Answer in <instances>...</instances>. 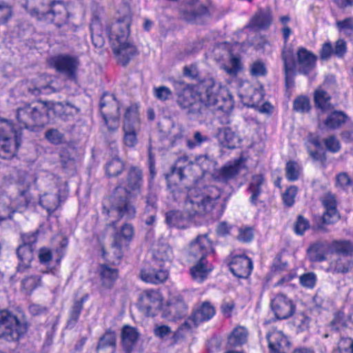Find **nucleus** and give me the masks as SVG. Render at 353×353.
<instances>
[{"label": "nucleus", "mask_w": 353, "mask_h": 353, "mask_svg": "<svg viewBox=\"0 0 353 353\" xmlns=\"http://www.w3.org/2000/svg\"><path fill=\"white\" fill-rule=\"evenodd\" d=\"M221 196V190L214 185L192 187L188 190L185 201V212H168L165 214V221L171 227L185 228L189 220L195 215L203 216L210 213Z\"/></svg>", "instance_id": "f257e3e1"}, {"label": "nucleus", "mask_w": 353, "mask_h": 353, "mask_svg": "<svg viewBox=\"0 0 353 353\" xmlns=\"http://www.w3.org/2000/svg\"><path fill=\"white\" fill-rule=\"evenodd\" d=\"M205 92L197 93L187 112L192 114L193 118H199L207 112L208 108L217 106L218 109L222 108L221 101L223 97L221 95L222 88L219 83L213 79H208L204 82Z\"/></svg>", "instance_id": "f03ea898"}, {"label": "nucleus", "mask_w": 353, "mask_h": 353, "mask_svg": "<svg viewBox=\"0 0 353 353\" xmlns=\"http://www.w3.org/2000/svg\"><path fill=\"white\" fill-rule=\"evenodd\" d=\"M131 195L128 194V191L121 185H117L112 194L107 199L106 205L104 204L103 212H105L109 216L115 217L118 220L134 218L137 211L130 200Z\"/></svg>", "instance_id": "7ed1b4c3"}, {"label": "nucleus", "mask_w": 353, "mask_h": 353, "mask_svg": "<svg viewBox=\"0 0 353 353\" xmlns=\"http://www.w3.org/2000/svg\"><path fill=\"white\" fill-rule=\"evenodd\" d=\"M28 330V323L22 315L8 310H0V339L16 341Z\"/></svg>", "instance_id": "20e7f679"}, {"label": "nucleus", "mask_w": 353, "mask_h": 353, "mask_svg": "<svg viewBox=\"0 0 353 353\" xmlns=\"http://www.w3.org/2000/svg\"><path fill=\"white\" fill-rule=\"evenodd\" d=\"M48 108L42 104L40 106L26 105L17 110L16 117L20 128L33 130L36 127H43L48 122Z\"/></svg>", "instance_id": "39448f33"}, {"label": "nucleus", "mask_w": 353, "mask_h": 353, "mask_svg": "<svg viewBox=\"0 0 353 353\" xmlns=\"http://www.w3.org/2000/svg\"><path fill=\"white\" fill-rule=\"evenodd\" d=\"M21 144V133L14 130L10 122L0 119V157H14Z\"/></svg>", "instance_id": "423d86ee"}, {"label": "nucleus", "mask_w": 353, "mask_h": 353, "mask_svg": "<svg viewBox=\"0 0 353 353\" xmlns=\"http://www.w3.org/2000/svg\"><path fill=\"white\" fill-rule=\"evenodd\" d=\"M285 52L291 54L294 65L293 69L296 70L299 73L306 75L315 68L317 57L306 48L303 47L299 48L296 53V58L293 47L282 48L281 53L282 61L283 56Z\"/></svg>", "instance_id": "0eeeda50"}, {"label": "nucleus", "mask_w": 353, "mask_h": 353, "mask_svg": "<svg viewBox=\"0 0 353 353\" xmlns=\"http://www.w3.org/2000/svg\"><path fill=\"white\" fill-rule=\"evenodd\" d=\"M48 62L50 67L68 79H76L77 73L80 65L79 59L77 56L59 54L50 57Z\"/></svg>", "instance_id": "6e6552de"}, {"label": "nucleus", "mask_w": 353, "mask_h": 353, "mask_svg": "<svg viewBox=\"0 0 353 353\" xmlns=\"http://www.w3.org/2000/svg\"><path fill=\"white\" fill-rule=\"evenodd\" d=\"M101 114L109 131H114L119 126V106L114 95L104 94L100 101Z\"/></svg>", "instance_id": "1a4fd4ad"}, {"label": "nucleus", "mask_w": 353, "mask_h": 353, "mask_svg": "<svg viewBox=\"0 0 353 353\" xmlns=\"http://www.w3.org/2000/svg\"><path fill=\"white\" fill-rule=\"evenodd\" d=\"M130 17L125 16L107 27L106 32L112 46H118V43L128 41L130 35Z\"/></svg>", "instance_id": "9d476101"}, {"label": "nucleus", "mask_w": 353, "mask_h": 353, "mask_svg": "<svg viewBox=\"0 0 353 353\" xmlns=\"http://www.w3.org/2000/svg\"><path fill=\"white\" fill-rule=\"evenodd\" d=\"M215 314L214 307L208 302L195 309L191 316L181 325L182 330H189L199 324L209 321Z\"/></svg>", "instance_id": "9b49d317"}, {"label": "nucleus", "mask_w": 353, "mask_h": 353, "mask_svg": "<svg viewBox=\"0 0 353 353\" xmlns=\"http://www.w3.org/2000/svg\"><path fill=\"white\" fill-rule=\"evenodd\" d=\"M270 307L277 319H286L295 312L296 305L283 294H278L271 300Z\"/></svg>", "instance_id": "f8f14e48"}, {"label": "nucleus", "mask_w": 353, "mask_h": 353, "mask_svg": "<svg viewBox=\"0 0 353 353\" xmlns=\"http://www.w3.org/2000/svg\"><path fill=\"white\" fill-rule=\"evenodd\" d=\"M68 12L65 5L59 1L53 2L50 8L39 17L40 21L54 23L60 27L68 21Z\"/></svg>", "instance_id": "ddd939ff"}, {"label": "nucleus", "mask_w": 353, "mask_h": 353, "mask_svg": "<svg viewBox=\"0 0 353 353\" xmlns=\"http://www.w3.org/2000/svg\"><path fill=\"white\" fill-rule=\"evenodd\" d=\"M230 272L236 277L245 279L252 272V260L245 255H234L228 263Z\"/></svg>", "instance_id": "4468645a"}, {"label": "nucleus", "mask_w": 353, "mask_h": 353, "mask_svg": "<svg viewBox=\"0 0 353 353\" xmlns=\"http://www.w3.org/2000/svg\"><path fill=\"white\" fill-rule=\"evenodd\" d=\"M139 305L146 315L154 316L161 306L160 294L154 290L144 292L139 298Z\"/></svg>", "instance_id": "2eb2a0df"}, {"label": "nucleus", "mask_w": 353, "mask_h": 353, "mask_svg": "<svg viewBox=\"0 0 353 353\" xmlns=\"http://www.w3.org/2000/svg\"><path fill=\"white\" fill-rule=\"evenodd\" d=\"M270 353H287L290 350V341L284 334L272 329L266 334Z\"/></svg>", "instance_id": "dca6fc26"}, {"label": "nucleus", "mask_w": 353, "mask_h": 353, "mask_svg": "<svg viewBox=\"0 0 353 353\" xmlns=\"http://www.w3.org/2000/svg\"><path fill=\"white\" fill-rule=\"evenodd\" d=\"M142 184V171L137 167H132L128 172L126 179L118 185H121L123 189L128 191V194L137 196L141 193Z\"/></svg>", "instance_id": "f3484780"}, {"label": "nucleus", "mask_w": 353, "mask_h": 353, "mask_svg": "<svg viewBox=\"0 0 353 353\" xmlns=\"http://www.w3.org/2000/svg\"><path fill=\"white\" fill-rule=\"evenodd\" d=\"M190 254L199 260H205V256L213 252L212 243L207 234L200 235L190 243Z\"/></svg>", "instance_id": "a211bd4d"}, {"label": "nucleus", "mask_w": 353, "mask_h": 353, "mask_svg": "<svg viewBox=\"0 0 353 353\" xmlns=\"http://www.w3.org/2000/svg\"><path fill=\"white\" fill-rule=\"evenodd\" d=\"M134 235V229L131 224H124L120 230L114 236L112 248L115 249L114 254L117 258L121 257L122 248L127 246Z\"/></svg>", "instance_id": "6ab92c4d"}, {"label": "nucleus", "mask_w": 353, "mask_h": 353, "mask_svg": "<svg viewBox=\"0 0 353 353\" xmlns=\"http://www.w3.org/2000/svg\"><path fill=\"white\" fill-rule=\"evenodd\" d=\"M152 255L154 265L163 268L165 263L171 261L173 252L171 247L163 240L153 245Z\"/></svg>", "instance_id": "aec40b11"}, {"label": "nucleus", "mask_w": 353, "mask_h": 353, "mask_svg": "<svg viewBox=\"0 0 353 353\" xmlns=\"http://www.w3.org/2000/svg\"><path fill=\"white\" fill-rule=\"evenodd\" d=\"M140 277L147 283L159 284L164 282L168 279V272L153 263L152 267L145 268L141 270Z\"/></svg>", "instance_id": "412c9836"}, {"label": "nucleus", "mask_w": 353, "mask_h": 353, "mask_svg": "<svg viewBox=\"0 0 353 353\" xmlns=\"http://www.w3.org/2000/svg\"><path fill=\"white\" fill-rule=\"evenodd\" d=\"M112 49L119 63L123 66L127 65L131 59L137 54L136 47L128 41L118 43V46H112Z\"/></svg>", "instance_id": "4be33fe9"}, {"label": "nucleus", "mask_w": 353, "mask_h": 353, "mask_svg": "<svg viewBox=\"0 0 353 353\" xmlns=\"http://www.w3.org/2000/svg\"><path fill=\"white\" fill-rule=\"evenodd\" d=\"M241 161H236L233 163H227L220 169L214 170L212 177L221 182L228 183L234 179L241 170Z\"/></svg>", "instance_id": "5701e85b"}, {"label": "nucleus", "mask_w": 353, "mask_h": 353, "mask_svg": "<svg viewBox=\"0 0 353 353\" xmlns=\"http://www.w3.org/2000/svg\"><path fill=\"white\" fill-rule=\"evenodd\" d=\"M17 258L19 261L17 267V272H24L30 267L32 261L33 248L30 245H21L17 250Z\"/></svg>", "instance_id": "b1692460"}, {"label": "nucleus", "mask_w": 353, "mask_h": 353, "mask_svg": "<svg viewBox=\"0 0 353 353\" xmlns=\"http://www.w3.org/2000/svg\"><path fill=\"white\" fill-rule=\"evenodd\" d=\"M139 334L137 329L129 326L124 325L121 330V341L122 346L125 353H130L135 347Z\"/></svg>", "instance_id": "393cba45"}, {"label": "nucleus", "mask_w": 353, "mask_h": 353, "mask_svg": "<svg viewBox=\"0 0 353 353\" xmlns=\"http://www.w3.org/2000/svg\"><path fill=\"white\" fill-rule=\"evenodd\" d=\"M216 137L224 147L230 149L235 148L240 141L239 135L228 127L219 128Z\"/></svg>", "instance_id": "a878e982"}, {"label": "nucleus", "mask_w": 353, "mask_h": 353, "mask_svg": "<svg viewBox=\"0 0 353 353\" xmlns=\"http://www.w3.org/2000/svg\"><path fill=\"white\" fill-rule=\"evenodd\" d=\"M272 21V12L269 8L260 9L252 17L250 26L259 30L269 28Z\"/></svg>", "instance_id": "bb28decb"}, {"label": "nucleus", "mask_w": 353, "mask_h": 353, "mask_svg": "<svg viewBox=\"0 0 353 353\" xmlns=\"http://www.w3.org/2000/svg\"><path fill=\"white\" fill-rule=\"evenodd\" d=\"M99 271L102 288L107 290L112 288L118 279L117 269L103 264L100 265Z\"/></svg>", "instance_id": "cd10ccee"}, {"label": "nucleus", "mask_w": 353, "mask_h": 353, "mask_svg": "<svg viewBox=\"0 0 353 353\" xmlns=\"http://www.w3.org/2000/svg\"><path fill=\"white\" fill-rule=\"evenodd\" d=\"M353 268V261L345 256H339L335 259H332L327 272L336 274H346Z\"/></svg>", "instance_id": "c85d7f7f"}, {"label": "nucleus", "mask_w": 353, "mask_h": 353, "mask_svg": "<svg viewBox=\"0 0 353 353\" xmlns=\"http://www.w3.org/2000/svg\"><path fill=\"white\" fill-rule=\"evenodd\" d=\"M331 99L330 94L322 86L319 87L314 92L315 107L323 112L330 111L334 108Z\"/></svg>", "instance_id": "c756f323"}, {"label": "nucleus", "mask_w": 353, "mask_h": 353, "mask_svg": "<svg viewBox=\"0 0 353 353\" xmlns=\"http://www.w3.org/2000/svg\"><path fill=\"white\" fill-rule=\"evenodd\" d=\"M52 3L51 0H27L26 8L32 17L39 20L41 14L46 13Z\"/></svg>", "instance_id": "7c9ffc66"}, {"label": "nucleus", "mask_w": 353, "mask_h": 353, "mask_svg": "<svg viewBox=\"0 0 353 353\" xmlns=\"http://www.w3.org/2000/svg\"><path fill=\"white\" fill-rule=\"evenodd\" d=\"M264 183L265 179L262 174H255L251 179L248 191L251 193L250 201L254 205H257L259 202V196L262 192V186Z\"/></svg>", "instance_id": "2f4dec72"}, {"label": "nucleus", "mask_w": 353, "mask_h": 353, "mask_svg": "<svg viewBox=\"0 0 353 353\" xmlns=\"http://www.w3.org/2000/svg\"><path fill=\"white\" fill-rule=\"evenodd\" d=\"M56 92L50 85L38 87L33 82H26L22 85V93L28 97H37L41 94H48Z\"/></svg>", "instance_id": "473e14b6"}, {"label": "nucleus", "mask_w": 353, "mask_h": 353, "mask_svg": "<svg viewBox=\"0 0 353 353\" xmlns=\"http://www.w3.org/2000/svg\"><path fill=\"white\" fill-rule=\"evenodd\" d=\"M248 336V330L243 326L236 327L228 337V343L230 347H238L246 343Z\"/></svg>", "instance_id": "72a5a7b5"}, {"label": "nucleus", "mask_w": 353, "mask_h": 353, "mask_svg": "<svg viewBox=\"0 0 353 353\" xmlns=\"http://www.w3.org/2000/svg\"><path fill=\"white\" fill-rule=\"evenodd\" d=\"M88 295L85 294L80 299L75 300L70 310L67 325L70 328L74 327L80 317L84 303L88 300Z\"/></svg>", "instance_id": "f704fd0d"}, {"label": "nucleus", "mask_w": 353, "mask_h": 353, "mask_svg": "<svg viewBox=\"0 0 353 353\" xmlns=\"http://www.w3.org/2000/svg\"><path fill=\"white\" fill-rule=\"evenodd\" d=\"M105 349H109V353H114L116 350L115 332L110 330H106L105 334L100 337L97 347L98 352H102Z\"/></svg>", "instance_id": "c9c22d12"}, {"label": "nucleus", "mask_w": 353, "mask_h": 353, "mask_svg": "<svg viewBox=\"0 0 353 353\" xmlns=\"http://www.w3.org/2000/svg\"><path fill=\"white\" fill-rule=\"evenodd\" d=\"M168 310L174 317L179 319L187 314L188 305L181 296H176L170 300Z\"/></svg>", "instance_id": "e433bc0d"}, {"label": "nucleus", "mask_w": 353, "mask_h": 353, "mask_svg": "<svg viewBox=\"0 0 353 353\" xmlns=\"http://www.w3.org/2000/svg\"><path fill=\"white\" fill-rule=\"evenodd\" d=\"M326 245L323 242H316L307 249V255L312 262H321L326 259Z\"/></svg>", "instance_id": "4c0bfd02"}, {"label": "nucleus", "mask_w": 353, "mask_h": 353, "mask_svg": "<svg viewBox=\"0 0 353 353\" xmlns=\"http://www.w3.org/2000/svg\"><path fill=\"white\" fill-rule=\"evenodd\" d=\"M212 270V267L205 260L199 261L190 269V274L194 280L202 282Z\"/></svg>", "instance_id": "58836bf2"}, {"label": "nucleus", "mask_w": 353, "mask_h": 353, "mask_svg": "<svg viewBox=\"0 0 353 353\" xmlns=\"http://www.w3.org/2000/svg\"><path fill=\"white\" fill-rule=\"evenodd\" d=\"M283 71L285 74V81L287 88H290L294 85V70L293 69V62L292 55L289 53H285L283 56Z\"/></svg>", "instance_id": "ea45409f"}, {"label": "nucleus", "mask_w": 353, "mask_h": 353, "mask_svg": "<svg viewBox=\"0 0 353 353\" xmlns=\"http://www.w3.org/2000/svg\"><path fill=\"white\" fill-rule=\"evenodd\" d=\"M41 285V276L39 274H30L25 276L21 282V290L26 294H30Z\"/></svg>", "instance_id": "a19ab883"}, {"label": "nucleus", "mask_w": 353, "mask_h": 353, "mask_svg": "<svg viewBox=\"0 0 353 353\" xmlns=\"http://www.w3.org/2000/svg\"><path fill=\"white\" fill-rule=\"evenodd\" d=\"M39 203L48 213L51 214L58 208L60 204L59 196L57 194H44L40 198Z\"/></svg>", "instance_id": "79ce46f5"}, {"label": "nucleus", "mask_w": 353, "mask_h": 353, "mask_svg": "<svg viewBox=\"0 0 353 353\" xmlns=\"http://www.w3.org/2000/svg\"><path fill=\"white\" fill-rule=\"evenodd\" d=\"M128 125L130 127L139 128L140 119L139 109L137 105H131L129 106L124 114L123 125Z\"/></svg>", "instance_id": "37998d69"}, {"label": "nucleus", "mask_w": 353, "mask_h": 353, "mask_svg": "<svg viewBox=\"0 0 353 353\" xmlns=\"http://www.w3.org/2000/svg\"><path fill=\"white\" fill-rule=\"evenodd\" d=\"M332 252L345 256L351 255L353 252V243L350 241H334L330 244Z\"/></svg>", "instance_id": "c03bdc74"}, {"label": "nucleus", "mask_w": 353, "mask_h": 353, "mask_svg": "<svg viewBox=\"0 0 353 353\" xmlns=\"http://www.w3.org/2000/svg\"><path fill=\"white\" fill-rule=\"evenodd\" d=\"M346 115L341 111L332 112L324 122L325 125L329 129H336L345 122Z\"/></svg>", "instance_id": "a18cd8bd"}, {"label": "nucleus", "mask_w": 353, "mask_h": 353, "mask_svg": "<svg viewBox=\"0 0 353 353\" xmlns=\"http://www.w3.org/2000/svg\"><path fill=\"white\" fill-rule=\"evenodd\" d=\"M197 93V92L192 89H184L178 96L176 100L177 104L181 108L186 109L188 110L192 102L194 101V97Z\"/></svg>", "instance_id": "49530a36"}, {"label": "nucleus", "mask_w": 353, "mask_h": 353, "mask_svg": "<svg viewBox=\"0 0 353 353\" xmlns=\"http://www.w3.org/2000/svg\"><path fill=\"white\" fill-rule=\"evenodd\" d=\"M139 128L130 127V125H123V131L124 132L123 141L128 147H134L137 143V132Z\"/></svg>", "instance_id": "de8ad7c7"}, {"label": "nucleus", "mask_w": 353, "mask_h": 353, "mask_svg": "<svg viewBox=\"0 0 353 353\" xmlns=\"http://www.w3.org/2000/svg\"><path fill=\"white\" fill-rule=\"evenodd\" d=\"M106 172L109 176H117L124 168L123 163L118 158H113L106 163Z\"/></svg>", "instance_id": "09e8293b"}, {"label": "nucleus", "mask_w": 353, "mask_h": 353, "mask_svg": "<svg viewBox=\"0 0 353 353\" xmlns=\"http://www.w3.org/2000/svg\"><path fill=\"white\" fill-rule=\"evenodd\" d=\"M196 164L200 167L203 174L215 170L216 162L206 155L197 157Z\"/></svg>", "instance_id": "8fccbe9b"}, {"label": "nucleus", "mask_w": 353, "mask_h": 353, "mask_svg": "<svg viewBox=\"0 0 353 353\" xmlns=\"http://www.w3.org/2000/svg\"><path fill=\"white\" fill-rule=\"evenodd\" d=\"M310 101L306 96H299L293 102V110L297 112L305 113L310 110Z\"/></svg>", "instance_id": "3c124183"}, {"label": "nucleus", "mask_w": 353, "mask_h": 353, "mask_svg": "<svg viewBox=\"0 0 353 353\" xmlns=\"http://www.w3.org/2000/svg\"><path fill=\"white\" fill-rule=\"evenodd\" d=\"M301 168L299 165L293 161L286 163L285 172L286 177L290 181H294L299 179Z\"/></svg>", "instance_id": "603ef678"}, {"label": "nucleus", "mask_w": 353, "mask_h": 353, "mask_svg": "<svg viewBox=\"0 0 353 353\" xmlns=\"http://www.w3.org/2000/svg\"><path fill=\"white\" fill-rule=\"evenodd\" d=\"M335 185L343 190L353 185V181L347 172H341L336 176Z\"/></svg>", "instance_id": "864d4df0"}, {"label": "nucleus", "mask_w": 353, "mask_h": 353, "mask_svg": "<svg viewBox=\"0 0 353 353\" xmlns=\"http://www.w3.org/2000/svg\"><path fill=\"white\" fill-rule=\"evenodd\" d=\"M336 26L340 32L344 34L350 36L353 34V19L352 17L346 18L342 21H337Z\"/></svg>", "instance_id": "5fc2aeb1"}, {"label": "nucleus", "mask_w": 353, "mask_h": 353, "mask_svg": "<svg viewBox=\"0 0 353 353\" xmlns=\"http://www.w3.org/2000/svg\"><path fill=\"white\" fill-rule=\"evenodd\" d=\"M223 70L230 75L235 76L241 70V63L238 57L231 56L229 65H223Z\"/></svg>", "instance_id": "6e6d98bb"}, {"label": "nucleus", "mask_w": 353, "mask_h": 353, "mask_svg": "<svg viewBox=\"0 0 353 353\" xmlns=\"http://www.w3.org/2000/svg\"><path fill=\"white\" fill-rule=\"evenodd\" d=\"M301 285L309 289L314 288L316 282V275L314 272H307L299 277Z\"/></svg>", "instance_id": "4d7b16f0"}, {"label": "nucleus", "mask_w": 353, "mask_h": 353, "mask_svg": "<svg viewBox=\"0 0 353 353\" xmlns=\"http://www.w3.org/2000/svg\"><path fill=\"white\" fill-rule=\"evenodd\" d=\"M210 140L208 136L202 134L200 132L196 131L194 133L193 140H187V145L190 149H193L196 146L201 145L203 143Z\"/></svg>", "instance_id": "13d9d810"}, {"label": "nucleus", "mask_w": 353, "mask_h": 353, "mask_svg": "<svg viewBox=\"0 0 353 353\" xmlns=\"http://www.w3.org/2000/svg\"><path fill=\"white\" fill-rule=\"evenodd\" d=\"M184 178L183 168L174 166L172 168L171 172L167 175L166 179L168 183L172 181H181Z\"/></svg>", "instance_id": "bf43d9fd"}, {"label": "nucleus", "mask_w": 353, "mask_h": 353, "mask_svg": "<svg viewBox=\"0 0 353 353\" xmlns=\"http://www.w3.org/2000/svg\"><path fill=\"white\" fill-rule=\"evenodd\" d=\"M46 138L52 143L58 145L63 142V134L57 129H50L46 132Z\"/></svg>", "instance_id": "052dcab7"}, {"label": "nucleus", "mask_w": 353, "mask_h": 353, "mask_svg": "<svg viewBox=\"0 0 353 353\" xmlns=\"http://www.w3.org/2000/svg\"><path fill=\"white\" fill-rule=\"evenodd\" d=\"M340 219V215L336 210H325L322 216L323 223L325 224H334Z\"/></svg>", "instance_id": "680f3d73"}, {"label": "nucleus", "mask_w": 353, "mask_h": 353, "mask_svg": "<svg viewBox=\"0 0 353 353\" xmlns=\"http://www.w3.org/2000/svg\"><path fill=\"white\" fill-rule=\"evenodd\" d=\"M297 193L296 186H290L283 194V201L286 206L291 207L294 203V199Z\"/></svg>", "instance_id": "e2e57ef3"}, {"label": "nucleus", "mask_w": 353, "mask_h": 353, "mask_svg": "<svg viewBox=\"0 0 353 353\" xmlns=\"http://www.w3.org/2000/svg\"><path fill=\"white\" fill-rule=\"evenodd\" d=\"M153 93L157 99L162 101L169 99L172 94L170 89L166 86L154 88Z\"/></svg>", "instance_id": "0e129e2a"}, {"label": "nucleus", "mask_w": 353, "mask_h": 353, "mask_svg": "<svg viewBox=\"0 0 353 353\" xmlns=\"http://www.w3.org/2000/svg\"><path fill=\"white\" fill-rule=\"evenodd\" d=\"M310 228V223L307 219L303 216L299 215L294 225V232L296 234L303 235L305 230Z\"/></svg>", "instance_id": "69168bd1"}, {"label": "nucleus", "mask_w": 353, "mask_h": 353, "mask_svg": "<svg viewBox=\"0 0 353 353\" xmlns=\"http://www.w3.org/2000/svg\"><path fill=\"white\" fill-rule=\"evenodd\" d=\"M254 238L253 230L250 227H241L239 229L237 239L243 243L250 242Z\"/></svg>", "instance_id": "338daca9"}, {"label": "nucleus", "mask_w": 353, "mask_h": 353, "mask_svg": "<svg viewBox=\"0 0 353 353\" xmlns=\"http://www.w3.org/2000/svg\"><path fill=\"white\" fill-rule=\"evenodd\" d=\"M250 73L252 76H264L267 73L265 63L261 61H254L250 66Z\"/></svg>", "instance_id": "774afa93"}]
</instances>
